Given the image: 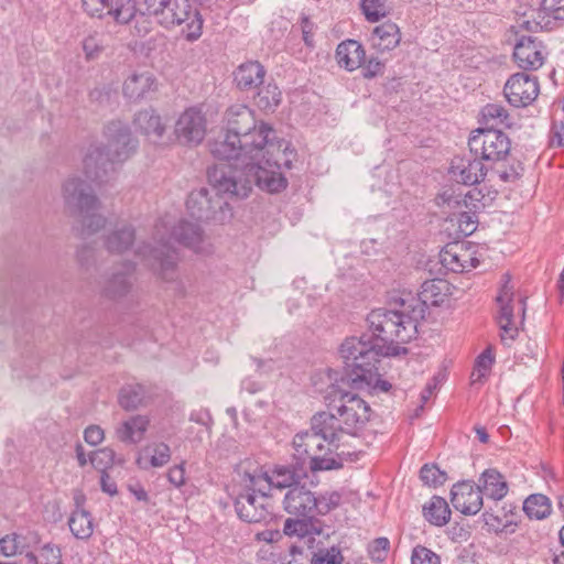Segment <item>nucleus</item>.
<instances>
[{
  "mask_svg": "<svg viewBox=\"0 0 564 564\" xmlns=\"http://www.w3.org/2000/svg\"><path fill=\"white\" fill-rule=\"evenodd\" d=\"M226 133L209 143L221 162L208 170V181L219 192L247 197L253 185L270 193L286 187L281 167L291 169L294 151L276 137L246 105L230 106L225 113Z\"/></svg>",
  "mask_w": 564,
  "mask_h": 564,
  "instance_id": "nucleus-1",
  "label": "nucleus"
},
{
  "mask_svg": "<svg viewBox=\"0 0 564 564\" xmlns=\"http://www.w3.org/2000/svg\"><path fill=\"white\" fill-rule=\"evenodd\" d=\"M411 306L403 297L394 302L392 308H377L369 313L367 322L371 334L347 338L339 348V354H359V358L397 356L399 344H406L417 334L422 321L421 304L416 301Z\"/></svg>",
  "mask_w": 564,
  "mask_h": 564,
  "instance_id": "nucleus-2",
  "label": "nucleus"
},
{
  "mask_svg": "<svg viewBox=\"0 0 564 564\" xmlns=\"http://www.w3.org/2000/svg\"><path fill=\"white\" fill-rule=\"evenodd\" d=\"M334 420L325 413H316L311 419V430L299 432L293 438L294 458L302 466L306 460L312 471L339 469L343 466L340 456L349 454L341 449L339 433L334 432Z\"/></svg>",
  "mask_w": 564,
  "mask_h": 564,
  "instance_id": "nucleus-3",
  "label": "nucleus"
},
{
  "mask_svg": "<svg viewBox=\"0 0 564 564\" xmlns=\"http://www.w3.org/2000/svg\"><path fill=\"white\" fill-rule=\"evenodd\" d=\"M107 144H90L83 160L84 173L91 182L104 183L116 171V164L128 160L137 150L138 141L129 127L111 121L105 128Z\"/></svg>",
  "mask_w": 564,
  "mask_h": 564,
  "instance_id": "nucleus-4",
  "label": "nucleus"
},
{
  "mask_svg": "<svg viewBox=\"0 0 564 564\" xmlns=\"http://www.w3.org/2000/svg\"><path fill=\"white\" fill-rule=\"evenodd\" d=\"M468 145L474 160L455 158L452 161L449 173L458 183L480 185L486 175L482 161H491L494 154L492 128L481 127L474 130L468 140Z\"/></svg>",
  "mask_w": 564,
  "mask_h": 564,
  "instance_id": "nucleus-5",
  "label": "nucleus"
},
{
  "mask_svg": "<svg viewBox=\"0 0 564 564\" xmlns=\"http://www.w3.org/2000/svg\"><path fill=\"white\" fill-rule=\"evenodd\" d=\"M231 487L235 497V508L238 517L249 523L263 522L271 519V503L267 490L259 492L257 486H249L245 464L237 466Z\"/></svg>",
  "mask_w": 564,
  "mask_h": 564,
  "instance_id": "nucleus-6",
  "label": "nucleus"
},
{
  "mask_svg": "<svg viewBox=\"0 0 564 564\" xmlns=\"http://www.w3.org/2000/svg\"><path fill=\"white\" fill-rule=\"evenodd\" d=\"M333 417V431L339 433V441L345 445L347 438H356L358 431L369 422L371 409L368 403L351 392L340 394L337 404L324 412Z\"/></svg>",
  "mask_w": 564,
  "mask_h": 564,
  "instance_id": "nucleus-7",
  "label": "nucleus"
},
{
  "mask_svg": "<svg viewBox=\"0 0 564 564\" xmlns=\"http://www.w3.org/2000/svg\"><path fill=\"white\" fill-rule=\"evenodd\" d=\"M139 15L154 18L164 28L180 25L192 18L189 39L200 35L202 20L196 11L192 12L188 0H137Z\"/></svg>",
  "mask_w": 564,
  "mask_h": 564,
  "instance_id": "nucleus-8",
  "label": "nucleus"
},
{
  "mask_svg": "<svg viewBox=\"0 0 564 564\" xmlns=\"http://www.w3.org/2000/svg\"><path fill=\"white\" fill-rule=\"evenodd\" d=\"M510 281L509 273L502 275L500 292L496 297V304L499 305L496 325L500 343L505 347H511L518 338L525 314L524 303L522 301L516 303L513 300V285H510Z\"/></svg>",
  "mask_w": 564,
  "mask_h": 564,
  "instance_id": "nucleus-9",
  "label": "nucleus"
},
{
  "mask_svg": "<svg viewBox=\"0 0 564 564\" xmlns=\"http://www.w3.org/2000/svg\"><path fill=\"white\" fill-rule=\"evenodd\" d=\"M209 184L216 192L215 197H212L209 195V191L205 187L194 189L189 193L186 200L187 210L196 220H214L217 223H225L232 216L231 208L225 196L228 198L241 197L238 195L219 192L210 182Z\"/></svg>",
  "mask_w": 564,
  "mask_h": 564,
  "instance_id": "nucleus-10",
  "label": "nucleus"
},
{
  "mask_svg": "<svg viewBox=\"0 0 564 564\" xmlns=\"http://www.w3.org/2000/svg\"><path fill=\"white\" fill-rule=\"evenodd\" d=\"M344 362V377L343 381H346L352 388H372L379 389L380 391L387 392L390 390L391 384L380 379L378 372V364L381 357L377 359L359 358V354L354 355L340 354Z\"/></svg>",
  "mask_w": 564,
  "mask_h": 564,
  "instance_id": "nucleus-11",
  "label": "nucleus"
},
{
  "mask_svg": "<svg viewBox=\"0 0 564 564\" xmlns=\"http://www.w3.org/2000/svg\"><path fill=\"white\" fill-rule=\"evenodd\" d=\"M494 478V470L486 469L476 487L469 481L457 482L451 491L453 507L464 514H476L482 507V489L489 490L488 485Z\"/></svg>",
  "mask_w": 564,
  "mask_h": 564,
  "instance_id": "nucleus-12",
  "label": "nucleus"
},
{
  "mask_svg": "<svg viewBox=\"0 0 564 564\" xmlns=\"http://www.w3.org/2000/svg\"><path fill=\"white\" fill-rule=\"evenodd\" d=\"M243 464L249 486H258L256 489L259 492L268 491L271 487L291 489L297 486L302 477L297 469L291 466H276L271 474H268L259 471L257 467L251 468L250 463Z\"/></svg>",
  "mask_w": 564,
  "mask_h": 564,
  "instance_id": "nucleus-13",
  "label": "nucleus"
},
{
  "mask_svg": "<svg viewBox=\"0 0 564 564\" xmlns=\"http://www.w3.org/2000/svg\"><path fill=\"white\" fill-rule=\"evenodd\" d=\"M137 252L149 265L159 272L163 280L173 281L175 279L177 256L170 239L165 240L161 238L159 247L151 248L144 245L140 247Z\"/></svg>",
  "mask_w": 564,
  "mask_h": 564,
  "instance_id": "nucleus-14",
  "label": "nucleus"
},
{
  "mask_svg": "<svg viewBox=\"0 0 564 564\" xmlns=\"http://www.w3.org/2000/svg\"><path fill=\"white\" fill-rule=\"evenodd\" d=\"M540 85L535 76L527 73L511 75L503 86L507 101L514 107H527L539 96Z\"/></svg>",
  "mask_w": 564,
  "mask_h": 564,
  "instance_id": "nucleus-15",
  "label": "nucleus"
},
{
  "mask_svg": "<svg viewBox=\"0 0 564 564\" xmlns=\"http://www.w3.org/2000/svg\"><path fill=\"white\" fill-rule=\"evenodd\" d=\"M62 195L65 206L75 215L99 205L91 186L78 176H70L63 183Z\"/></svg>",
  "mask_w": 564,
  "mask_h": 564,
  "instance_id": "nucleus-16",
  "label": "nucleus"
},
{
  "mask_svg": "<svg viewBox=\"0 0 564 564\" xmlns=\"http://www.w3.org/2000/svg\"><path fill=\"white\" fill-rule=\"evenodd\" d=\"M174 133L183 144H199L206 134V118L200 109H185L175 122Z\"/></svg>",
  "mask_w": 564,
  "mask_h": 564,
  "instance_id": "nucleus-17",
  "label": "nucleus"
},
{
  "mask_svg": "<svg viewBox=\"0 0 564 564\" xmlns=\"http://www.w3.org/2000/svg\"><path fill=\"white\" fill-rule=\"evenodd\" d=\"M513 58L522 69H538L544 64V45L532 36L523 35L516 41Z\"/></svg>",
  "mask_w": 564,
  "mask_h": 564,
  "instance_id": "nucleus-18",
  "label": "nucleus"
},
{
  "mask_svg": "<svg viewBox=\"0 0 564 564\" xmlns=\"http://www.w3.org/2000/svg\"><path fill=\"white\" fill-rule=\"evenodd\" d=\"M451 291L449 283L442 279H433L425 281L421 285V291L419 293V296L415 297L411 294H406L405 296H402L403 300L409 304L411 303V306H415L413 303L414 301L419 302L422 306V319L425 316V311L429 305L432 306H438L441 305L444 300L448 296Z\"/></svg>",
  "mask_w": 564,
  "mask_h": 564,
  "instance_id": "nucleus-19",
  "label": "nucleus"
},
{
  "mask_svg": "<svg viewBox=\"0 0 564 564\" xmlns=\"http://www.w3.org/2000/svg\"><path fill=\"white\" fill-rule=\"evenodd\" d=\"M284 509L288 513L312 519L316 511V496L304 486H295L284 497Z\"/></svg>",
  "mask_w": 564,
  "mask_h": 564,
  "instance_id": "nucleus-20",
  "label": "nucleus"
},
{
  "mask_svg": "<svg viewBox=\"0 0 564 564\" xmlns=\"http://www.w3.org/2000/svg\"><path fill=\"white\" fill-rule=\"evenodd\" d=\"M133 264L124 263L121 270L112 272L104 282L101 292L110 300H119L127 296L132 290L131 274Z\"/></svg>",
  "mask_w": 564,
  "mask_h": 564,
  "instance_id": "nucleus-21",
  "label": "nucleus"
},
{
  "mask_svg": "<svg viewBox=\"0 0 564 564\" xmlns=\"http://www.w3.org/2000/svg\"><path fill=\"white\" fill-rule=\"evenodd\" d=\"M135 129L150 142L158 143L165 133L166 124L152 108L139 111L133 120Z\"/></svg>",
  "mask_w": 564,
  "mask_h": 564,
  "instance_id": "nucleus-22",
  "label": "nucleus"
},
{
  "mask_svg": "<svg viewBox=\"0 0 564 564\" xmlns=\"http://www.w3.org/2000/svg\"><path fill=\"white\" fill-rule=\"evenodd\" d=\"M158 88L154 75L150 72L132 74L123 84V94L130 100H139L148 97Z\"/></svg>",
  "mask_w": 564,
  "mask_h": 564,
  "instance_id": "nucleus-23",
  "label": "nucleus"
},
{
  "mask_svg": "<svg viewBox=\"0 0 564 564\" xmlns=\"http://www.w3.org/2000/svg\"><path fill=\"white\" fill-rule=\"evenodd\" d=\"M460 194L454 196L445 192L438 197V199H441L442 203L446 204L448 207H459L463 204L466 208L469 209H478L480 207L485 208L490 206L494 202V197L490 196L489 192L484 193L482 187H475L470 189L464 195L463 199H460Z\"/></svg>",
  "mask_w": 564,
  "mask_h": 564,
  "instance_id": "nucleus-24",
  "label": "nucleus"
},
{
  "mask_svg": "<svg viewBox=\"0 0 564 564\" xmlns=\"http://www.w3.org/2000/svg\"><path fill=\"white\" fill-rule=\"evenodd\" d=\"M264 67L257 61L241 64L234 73V80L238 88L245 91L258 88L263 84Z\"/></svg>",
  "mask_w": 564,
  "mask_h": 564,
  "instance_id": "nucleus-25",
  "label": "nucleus"
},
{
  "mask_svg": "<svg viewBox=\"0 0 564 564\" xmlns=\"http://www.w3.org/2000/svg\"><path fill=\"white\" fill-rule=\"evenodd\" d=\"M149 424L150 420L147 415H133L119 424L116 435L126 444H137L143 440Z\"/></svg>",
  "mask_w": 564,
  "mask_h": 564,
  "instance_id": "nucleus-26",
  "label": "nucleus"
},
{
  "mask_svg": "<svg viewBox=\"0 0 564 564\" xmlns=\"http://www.w3.org/2000/svg\"><path fill=\"white\" fill-rule=\"evenodd\" d=\"M134 239V228L128 224H120L106 236L105 247L110 253L121 254L133 246Z\"/></svg>",
  "mask_w": 564,
  "mask_h": 564,
  "instance_id": "nucleus-27",
  "label": "nucleus"
},
{
  "mask_svg": "<svg viewBox=\"0 0 564 564\" xmlns=\"http://www.w3.org/2000/svg\"><path fill=\"white\" fill-rule=\"evenodd\" d=\"M366 53L362 45L355 40L341 42L336 50L339 66L347 70H355L365 62Z\"/></svg>",
  "mask_w": 564,
  "mask_h": 564,
  "instance_id": "nucleus-28",
  "label": "nucleus"
},
{
  "mask_svg": "<svg viewBox=\"0 0 564 564\" xmlns=\"http://www.w3.org/2000/svg\"><path fill=\"white\" fill-rule=\"evenodd\" d=\"M172 238L185 247L193 249L195 252L204 251L202 247L204 242L203 231L197 224L181 220L173 227Z\"/></svg>",
  "mask_w": 564,
  "mask_h": 564,
  "instance_id": "nucleus-29",
  "label": "nucleus"
},
{
  "mask_svg": "<svg viewBox=\"0 0 564 564\" xmlns=\"http://www.w3.org/2000/svg\"><path fill=\"white\" fill-rule=\"evenodd\" d=\"M401 34L399 26L393 22H384L372 31V45L381 52L390 51L400 43Z\"/></svg>",
  "mask_w": 564,
  "mask_h": 564,
  "instance_id": "nucleus-30",
  "label": "nucleus"
},
{
  "mask_svg": "<svg viewBox=\"0 0 564 564\" xmlns=\"http://www.w3.org/2000/svg\"><path fill=\"white\" fill-rule=\"evenodd\" d=\"M149 391L140 383L123 386L119 391L118 402L126 411H132L148 403Z\"/></svg>",
  "mask_w": 564,
  "mask_h": 564,
  "instance_id": "nucleus-31",
  "label": "nucleus"
},
{
  "mask_svg": "<svg viewBox=\"0 0 564 564\" xmlns=\"http://www.w3.org/2000/svg\"><path fill=\"white\" fill-rule=\"evenodd\" d=\"M68 527L75 538L89 539L94 532L91 514L85 509H74L68 519Z\"/></svg>",
  "mask_w": 564,
  "mask_h": 564,
  "instance_id": "nucleus-32",
  "label": "nucleus"
},
{
  "mask_svg": "<svg viewBox=\"0 0 564 564\" xmlns=\"http://www.w3.org/2000/svg\"><path fill=\"white\" fill-rule=\"evenodd\" d=\"M423 512L425 519L437 527L445 525L451 518V510L446 500L442 497L434 496L424 507Z\"/></svg>",
  "mask_w": 564,
  "mask_h": 564,
  "instance_id": "nucleus-33",
  "label": "nucleus"
},
{
  "mask_svg": "<svg viewBox=\"0 0 564 564\" xmlns=\"http://www.w3.org/2000/svg\"><path fill=\"white\" fill-rule=\"evenodd\" d=\"M108 14L117 23L127 24L139 15L137 0H109Z\"/></svg>",
  "mask_w": 564,
  "mask_h": 564,
  "instance_id": "nucleus-34",
  "label": "nucleus"
},
{
  "mask_svg": "<svg viewBox=\"0 0 564 564\" xmlns=\"http://www.w3.org/2000/svg\"><path fill=\"white\" fill-rule=\"evenodd\" d=\"M550 499L541 494L529 496L523 502V511L530 519L542 520L551 514Z\"/></svg>",
  "mask_w": 564,
  "mask_h": 564,
  "instance_id": "nucleus-35",
  "label": "nucleus"
},
{
  "mask_svg": "<svg viewBox=\"0 0 564 564\" xmlns=\"http://www.w3.org/2000/svg\"><path fill=\"white\" fill-rule=\"evenodd\" d=\"M446 230L451 227H456L455 234L457 236H469L477 229L478 219L475 213L470 212H458L452 214L447 219Z\"/></svg>",
  "mask_w": 564,
  "mask_h": 564,
  "instance_id": "nucleus-36",
  "label": "nucleus"
},
{
  "mask_svg": "<svg viewBox=\"0 0 564 564\" xmlns=\"http://www.w3.org/2000/svg\"><path fill=\"white\" fill-rule=\"evenodd\" d=\"M256 105L264 111H273L281 101V91L273 83H268L259 88L254 97Z\"/></svg>",
  "mask_w": 564,
  "mask_h": 564,
  "instance_id": "nucleus-37",
  "label": "nucleus"
},
{
  "mask_svg": "<svg viewBox=\"0 0 564 564\" xmlns=\"http://www.w3.org/2000/svg\"><path fill=\"white\" fill-rule=\"evenodd\" d=\"M97 207L89 208L87 212L76 214L82 225L83 235L89 236L98 232L106 225V218L98 213Z\"/></svg>",
  "mask_w": 564,
  "mask_h": 564,
  "instance_id": "nucleus-38",
  "label": "nucleus"
},
{
  "mask_svg": "<svg viewBox=\"0 0 564 564\" xmlns=\"http://www.w3.org/2000/svg\"><path fill=\"white\" fill-rule=\"evenodd\" d=\"M491 346L489 345L476 359L474 370L470 376L471 386L482 384V382L489 377L491 365Z\"/></svg>",
  "mask_w": 564,
  "mask_h": 564,
  "instance_id": "nucleus-39",
  "label": "nucleus"
},
{
  "mask_svg": "<svg viewBox=\"0 0 564 564\" xmlns=\"http://www.w3.org/2000/svg\"><path fill=\"white\" fill-rule=\"evenodd\" d=\"M517 506L509 503L501 508V516H496V532L513 533L519 523Z\"/></svg>",
  "mask_w": 564,
  "mask_h": 564,
  "instance_id": "nucleus-40",
  "label": "nucleus"
},
{
  "mask_svg": "<svg viewBox=\"0 0 564 564\" xmlns=\"http://www.w3.org/2000/svg\"><path fill=\"white\" fill-rule=\"evenodd\" d=\"M458 253V241L446 245L440 256L442 265L455 273L464 272V264H462Z\"/></svg>",
  "mask_w": 564,
  "mask_h": 564,
  "instance_id": "nucleus-41",
  "label": "nucleus"
},
{
  "mask_svg": "<svg viewBox=\"0 0 564 564\" xmlns=\"http://www.w3.org/2000/svg\"><path fill=\"white\" fill-rule=\"evenodd\" d=\"M25 549V538L20 534H8L0 540V553L4 556H14L17 554L21 555Z\"/></svg>",
  "mask_w": 564,
  "mask_h": 564,
  "instance_id": "nucleus-42",
  "label": "nucleus"
},
{
  "mask_svg": "<svg viewBox=\"0 0 564 564\" xmlns=\"http://www.w3.org/2000/svg\"><path fill=\"white\" fill-rule=\"evenodd\" d=\"M343 562L344 556L338 546L319 549L311 558V564H343Z\"/></svg>",
  "mask_w": 564,
  "mask_h": 564,
  "instance_id": "nucleus-43",
  "label": "nucleus"
},
{
  "mask_svg": "<svg viewBox=\"0 0 564 564\" xmlns=\"http://www.w3.org/2000/svg\"><path fill=\"white\" fill-rule=\"evenodd\" d=\"M387 0H361V9L369 22H378L387 14Z\"/></svg>",
  "mask_w": 564,
  "mask_h": 564,
  "instance_id": "nucleus-44",
  "label": "nucleus"
},
{
  "mask_svg": "<svg viewBox=\"0 0 564 564\" xmlns=\"http://www.w3.org/2000/svg\"><path fill=\"white\" fill-rule=\"evenodd\" d=\"M496 163H499V166H496V172L500 180L506 183L516 182L523 170L521 163L517 160H512L508 165H506L505 159L502 161H496Z\"/></svg>",
  "mask_w": 564,
  "mask_h": 564,
  "instance_id": "nucleus-45",
  "label": "nucleus"
},
{
  "mask_svg": "<svg viewBox=\"0 0 564 564\" xmlns=\"http://www.w3.org/2000/svg\"><path fill=\"white\" fill-rule=\"evenodd\" d=\"M145 452L150 456V464L152 467H162L171 459V449L165 443L149 446Z\"/></svg>",
  "mask_w": 564,
  "mask_h": 564,
  "instance_id": "nucleus-46",
  "label": "nucleus"
},
{
  "mask_svg": "<svg viewBox=\"0 0 564 564\" xmlns=\"http://www.w3.org/2000/svg\"><path fill=\"white\" fill-rule=\"evenodd\" d=\"M458 256H460V262L464 264V272L479 264V259L476 256V246L470 242H458Z\"/></svg>",
  "mask_w": 564,
  "mask_h": 564,
  "instance_id": "nucleus-47",
  "label": "nucleus"
},
{
  "mask_svg": "<svg viewBox=\"0 0 564 564\" xmlns=\"http://www.w3.org/2000/svg\"><path fill=\"white\" fill-rule=\"evenodd\" d=\"M421 480L429 486L443 485L446 480V474L435 465H424L420 470Z\"/></svg>",
  "mask_w": 564,
  "mask_h": 564,
  "instance_id": "nucleus-48",
  "label": "nucleus"
},
{
  "mask_svg": "<svg viewBox=\"0 0 564 564\" xmlns=\"http://www.w3.org/2000/svg\"><path fill=\"white\" fill-rule=\"evenodd\" d=\"M91 465L99 470H105L112 466L115 460V452L111 448L105 447L93 452L89 455Z\"/></svg>",
  "mask_w": 564,
  "mask_h": 564,
  "instance_id": "nucleus-49",
  "label": "nucleus"
},
{
  "mask_svg": "<svg viewBox=\"0 0 564 564\" xmlns=\"http://www.w3.org/2000/svg\"><path fill=\"white\" fill-rule=\"evenodd\" d=\"M340 495L336 491L325 492L318 497H316V514H326L336 507H338L340 502Z\"/></svg>",
  "mask_w": 564,
  "mask_h": 564,
  "instance_id": "nucleus-50",
  "label": "nucleus"
},
{
  "mask_svg": "<svg viewBox=\"0 0 564 564\" xmlns=\"http://www.w3.org/2000/svg\"><path fill=\"white\" fill-rule=\"evenodd\" d=\"M412 564H441L440 556L432 550L417 545L412 551L411 556Z\"/></svg>",
  "mask_w": 564,
  "mask_h": 564,
  "instance_id": "nucleus-51",
  "label": "nucleus"
},
{
  "mask_svg": "<svg viewBox=\"0 0 564 564\" xmlns=\"http://www.w3.org/2000/svg\"><path fill=\"white\" fill-rule=\"evenodd\" d=\"M307 518L303 519H286L283 527V532L290 536H304L308 533Z\"/></svg>",
  "mask_w": 564,
  "mask_h": 564,
  "instance_id": "nucleus-52",
  "label": "nucleus"
},
{
  "mask_svg": "<svg viewBox=\"0 0 564 564\" xmlns=\"http://www.w3.org/2000/svg\"><path fill=\"white\" fill-rule=\"evenodd\" d=\"M389 546L387 538H378L368 547L369 556L376 562H382L387 557Z\"/></svg>",
  "mask_w": 564,
  "mask_h": 564,
  "instance_id": "nucleus-53",
  "label": "nucleus"
},
{
  "mask_svg": "<svg viewBox=\"0 0 564 564\" xmlns=\"http://www.w3.org/2000/svg\"><path fill=\"white\" fill-rule=\"evenodd\" d=\"M109 0H84L85 11L91 17L105 18L109 17Z\"/></svg>",
  "mask_w": 564,
  "mask_h": 564,
  "instance_id": "nucleus-54",
  "label": "nucleus"
},
{
  "mask_svg": "<svg viewBox=\"0 0 564 564\" xmlns=\"http://www.w3.org/2000/svg\"><path fill=\"white\" fill-rule=\"evenodd\" d=\"M77 262L78 264L88 270L97 263V254L95 248L90 246H83L77 251Z\"/></svg>",
  "mask_w": 564,
  "mask_h": 564,
  "instance_id": "nucleus-55",
  "label": "nucleus"
},
{
  "mask_svg": "<svg viewBox=\"0 0 564 564\" xmlns=\"http://www.w3.org/2000/svg\"><path fill=\"white\" fill-rule=\"evenodd\" d=\"M511 142L503 132L496 130V161H502L509 153Z\"/></svg>",
  "mask_w": 564,
  "mask_h": 564,
  "instance_id": "nucleus-56",
  "label": "nucleus"
},
{
  "mask_svg": "<svg viewBox=\"0 0 564 564\" xmlns=\"http://www.w3.org/2000/svg\"><path fill=\"white\" fill-rule=\"evenodd\" d=\"M167 479L176 488H180L181 486H183L185 484L184 463H181V464L175 465L174 467L170 468V470L167 473Z\"/></svg>",
  "mask_w": 564,
  "mask_h": 564,
  "instance_id": "nucleus-57",
  "label": "nucleus"
},
{
  "mask_svg": "<svg viewBox=\"0 0 564 564\" xmlns=\"http://www.w3.org/2000/svg\"><path fill=\"white\" fill-rule=\"evenodd\" d=\"M84 438L90 445H98L104 440V430L98 425H90L85 430Z\"/></svg>",
  "mask_w": 564,
  "mask_h": 564,
  "instance_id": "nucleus-58",
  "label": "nucleus"
},
{
  "mask_svg": "<svg viewBox=\"0 0 564 564\" xmlns=\"http://www.w3.org/2000/svg\"><path fill=\"white\" fill-rule=\"evenodd\" d=\"M384 65L378 58H370L364 66V76L367 78L376 77L383 72Z\"/></svg>",
  "mask_w": 564,
  "mask_h": 564,
  "instance_id": "nucleus-59",
  "label": "nucleus"
},
{
  "mask_svg": "<svg viewBox=\"0 0 564 564\" xmlns=\"http://www.w3.org/2000/svg\"><path fill=\"white\" fill-rule=\"evenodd\" d=\"M514 28L529 32H536L542 29V24L539 21L531 20L528 13H523V15L517 21V25Z\"/></svg>",
  "mask_w": 564,
  "mask_h": 564,
  "instance_id": "nucleus-60",
  "label": "nucleus"
},
{
  "mask_svg": "<svg viewBox=\"0 0 564 564\" xmlns=\"http://www.w3.org/2000/svg\"><path fill=\"white\" fill-rule=\"evenodd\" d=\"M41 556L44 557L46 561H51V563L47 564H61V550L55 545L46 544L45 546H43Z\"/></svg>",
  "mask_w": 564,
  "mask_h": 564,
  "instance_id": "nucleus-61",
  "label": "nucleus"
},
{
  "mask_svg": "<svg viewBox=\"0 0 564 564\" xmlns=\"http://www.w3.org/2000/svg\"><path fill=\"white\" fill-rule=\"evenodd\" d=\"M509 491V486L506 478L496 471V500L502 499Z\"/></svg>",
  "mask_w": 564,
  "mask_h": 564,
  "instance_id": "nucleus-62",
  "label": "nucleus"
},
{
  "mask_svg": "<svg viewBox=\"0 0 564 564\" xmlns=\"http://www.w3.org/2000/svg\"><path fill=\"white\" fill-rule=\"evenodd\" d=\"M560 3H562V0H542L541 8L546 14L556 20Z\"/></svg>",
  "mask_w": 564,
  "mask_h": 564,
  "instance_id": "nucleus-63",
  "label": "nucleus"
},
{
  "mask_svg": "<svg viewBox=\"0 0 564 564\" xmlns=\"http://www.w3.org/2000/svg\"><path fill=\"white\" fill-rule=\"evenodd\" d=\"M502 124L506 128L513 126V120L503 107H496V124Z\"/></svg>",
  "mask_w": 564,
  "mask_h": 564,
  "instance_id": "nucleus-64",
  "label": "nucleus"
}]
</instances>
